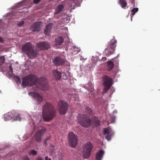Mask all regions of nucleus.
I'll return each mask as SVG.
<instances>
[{"instance_id": "obj_1", "label": "nucleus", "mask_w": 160, "mask_h": 160, "mask_svg": "<svg viewBox=\"0 0 160 160\" xmlns=\"http://www.w3.org/2000/svg\"><path fill=\"white\" fill-rule=\"evenodd\" d=\"M22 84L25 86H33L34 91L39 89L46 90L49 88L47 79L45 78H37L36 76L32 74L29 75L23 78Z\"/></svg>"}, {"instance_id": "obj_2", "label": "nucleus", "mask_w": 160, "mask_h": 160, "mask_svg": "<svg viewBox=\"0 0 160 160\" xmlns=\"http://www.w3.org/2000/svg\"><path fill=\"white\" fill-rule=\"evenodd\" d=\"M57 113V110L53 104L46 102L43 105L42 115L45 121L47 122L51 121L56 117Z\"/></svg>"}, {"instance_id": "obj_3", "label": "nucleus", "mask_w": 160, "mask_h": 160, "mask_svg": "<svg viewBox=\"0 0 160 160\" xmlns=\"http://www.w3.org/2000/svg\"><path fill=\"white\" fill-rule=\"evenodd\" d=\"M22 52L25 53L30 59L35 58L38 54V52L34 48V46L30 42H27L22 47Z\"/></svg>"}, {"instance_id": "obj_4", "label": "nucleus", "mask_w": 160, "mask_h": 160, "mask_svg": "<svg viewBox=\"0 0 160 160\" xmlns=\"http://www.w3.org/2000/svg\"><path fill=\"white\" fill-rule=\"evenodd\" d=\"M78 122L84 127H88L91 126V121L88 116L86 114H79L77 117Z\"/></svg>"}, {"instance_id": "obj_5", "label": "nucleus", "mask_w": 160, "mask_h": 160, "mask_svg": "<svg viewBox=\"0 0 160 160\" xmlns=\"http://www.w3.org/2000/svg\"><path fill=\"white\" fill-rule=\"evenodd\" d=\"M114 38V37L113 39L108 42L109 46L105 50V54L107 56L113 54L115 50V48L116 46L117 41Z\"/></svg>"}, {"instance_id": "obj_6", "label": "nucleus", "mask_w": 160, "mask_h": 160, "mask_svg": "<svg viewBox=\"0 0 160 160\" xmlns=\"http://www.w3.org/2000/svg\"><path fill=\"white\" fill-rule=\"evenodd\" d=\"M92 147V145L90 142L84 144L82 152L83 156L84 158L87 159L90 157Z\"/></svg>"}, {"instance_id": "obj_7", "label": "nucleus", "mask_w": 160, "mask_h": 160, "mask_svg": "<svg viewBox=\"0 0 160 160\" xmlns=\"http://www.w3.org/2000/svg\"><path fill=\"white\" fill-rule=\"evenodd\" d=\"M58 107L60 114L64 115L68 109V105L65 101H60Z\"/></svg>"}, {"instance_id": "obj_8", "label": "nucleus", "mask_w": 160, "mask_h": 160, "mask_svg": "<svg viewBox=\"0 0 160 160\" xmlns=\"http://www.w3.org/2000/svg\"><path fill=\"white\" fill-rule=\"evenodd\" d=\"M68 138L69 145L72 147H75L78 142L77 136L72 132H71L68 134Z\"/></svg>"}, {"instance_id": "obj_9", "label": "nucleus", "mask_w": 160, "mask_h": 160, "mask_svg": "<svg viewBox=\"0 0 160 160\" xmlns=\"http://www.w3.org/2000/svg\"><path fill=\"white\" fill-rule=\"evenodd\" d=\"M103 83L105 87L104 91L106 92L110 88L112 84V80L108 75H105L102 77Z\"/></svg>"}, {"instance_id": "obj_10", "label": "nucleus", "mask_w": 160, "mask_h": 160, "mask_svg": "<svg viewBox=\"0 0 160 160\" xmlns=\"http://www.w3.org/2000/svg\"><path fill=\"white\" fill-rule=\"evenodd\" d=\"M4 118L5 121L12 120V121H21V119L20 118L19 114L17 115V116H14L12 112H8L5 114L4 116Z\"/></svg>"}, {"instance_id": "obj_11", "label": "nucleus", "mask_w": 160, "mask_h": 160, "mask_svg": "<svg viewBox=\"0 0 160 160\" xmlns=\"http://www.w3.org/2000/svg\"><path fill=\"white\" fill-rule=\"evenodd\" d=\"M36 47L39 50H44L48 49L50 47V45L46 42H40L36 44Z\"/></svg>"}, {"instance_id": "obj_12", "label": "nucleus", "mask_w": 160, "mask_h": 160, "mask_svg": "<svg viewBox=\"0 0 160 160\" xmlns=\"http://www.w3.org/2000/svg\"><path fill=\"white\" fill-rule=\"evenodd\" d=\"M114 134L113 132L110 128H105L104 130L103 134H107L105 136V138L108 141L111 139L112 137Z\"/></svg>"}, {"instance_id": "obj_13", "label": "nucleus", "mask_w": 160, "mask_h": 160, "mask_svg": "<svg viewBox=\"0 0 160 160\" xmlns=\"http://www.w3.org/2000/svg\"><path fill=\"white\" fill-rule=\"evenodd\" d=\"M53 62L56 66H60L64 63L65 61L62 58L57 57L53 60Z\"/></svg>"}, {"instance_id": "obj_14", "label": "nucleus", "mask_w": 160, "mask_h": 160, "mask_svg": "<svg viewBox=\"0 0 160 160\" xmlns=\"http://www.w3.org/2000/svg\"><path fill=\"white\" fill-rule=\"evenodd\" d=\"M44 132V130L42 129L39 130L36 133L35 135V139L38 142H39L41 140V136L43 135Z\"/></svg>"}, {"instance_id": "obj_15", "label": "nucleus", "mask_w": 160, "mask_h": 160, "mask_svg": "<svg viewBox=\"0 0 160 160\" xmlns=\"http://www.w3.org/2000/svg\"><path fill=\"white\" fill-rule=\"evenodd\" d=\"M41 26L39 22H36L33 24L31 28V29L33 31L39 32L40 30Z\"/></svg>"}, {"instance_id": "obj_16", "label": "nucleus", "mask_w": 160, "mask_h": 160, "mask_svg": "<svg viewBox=\"0 0 160 160\" xmlns=\"http://www.w3.org/2000/svg\"><path fill=\"white\" fill-rule=\"evenodd\" d=\"M53 24L52 23L48 24L46 26V28L44 31V33L46 35L49 36V33L52 29Z\"/></svg>"}, {"instance_id": "obj_17", "label": "nucleus", "mask_w": 160, "mask_h": 160, "mask_svg": "<svg viewBox=\"0 0 160 160\" xmlns=\"http://www.w3.org/2000/svg\"><path fill=\"white\" fill-rule=\"evenodd\" d=\"M29 95L32 96L35 99H37L38 100H42V98L40 94L38 93L34 92H31L29 93Z\"/></svg>"}, {"instance_id": "obj_18", "label": "nucleus", "mask_w": 160, "mask_h": 160, "mask_svg": "<svg viewBox=\"0 0 160 160\" xmlns=\"http://www.w3.org/2000/svg\"><path fill=\"white\" fill-rule=\"evenodd\" d=\"M104 152L101 150L98 152L96 154V158L97 160H101L104 154Z\"/></svg>"}, {"instance_id": "obj_19", "label": "nucleus", "mask_w": 160, "mask_h": 160, "mask_svg": "<svg viewBox=\"0 0 160 160\" xmlns=\"http://www.w3.org/2000/svg\"><path fill=\"white\" fill-rule=\"evenodd\" d=\"M92 119L96 127H98L100 125V121L97 117L94 116L93 117Z\"/></svg>"}, {"instance_id": "obj_20", "label": "nucleus", "mask_w": 160, "mask_h": 160, "mask_svg": "<svg viewBox=\"0 0 160 160\" xmlns=\"http://www.w3.org/2000/svg\"><path fill=\"white\" fill-rule=\"evenodd\" d=\"M55 41L57 45H60L63 42V39L62 37L59 36L55 39Z\"/></svg>"}, {"instance_id": "obj_21", "label": "nucleus", "mask_w": 160, "mask_h": 160, "mask_svg": "<svg viewBox=\"0 0 160 160\" xmlns=\"http://www.w3.org/2000/svg\"><path fill=\"white\" fill-rule=\"evenodd\" d=\"M64 7L62 5H58L56 11L54 13L55 14H57L61 12L63 9Z\"/></svg>"}, {"instance_id": "obj_22", "label": "nucleus", "mask_w": 160, "mask_h": 160, "mask_svg": "<svg viewBox=\"0 0 160 160\" xmlns=\"http://www.w3.org/2000/svg\"><path fill=\"white\" fill-rule=\"evenodd\" d=\"M54 76L57 79L59 80L61 78V73L60 72L55 70L53 72Z\"/></svg>"}, {"instance_id": "obj_23", "label": "nucleus", "mask_w": 160, "mask_h": 160, "mask_svg": "<svg viewBox=\"0 0 160 160\" xmlns=\"http://www.w3.org/2000/svg\"><path fill=\"white\" fill-rule=\"evenodd\" d=\"M108 70L109 71L112 69L114 67V63L112 61H109L108 62Z\"/></svg>"}, {"instance_id": "obj_24", "label": "nucleus", "mask_w": 160, "mask_h": 160, "mask_svg": "<svg viewBox=\"0 0 160 160\" xmlns=\"http://www.w3.org/2000/svg\"><path fill=\"white\" fill-rule=\"evenodd\" d=\"M119 4L122 8H124L127 6V3L125 0H119Z\"/></svg>"}, {"instance_id": "obj_25", "label": "nucleus", "mask_w": 160, "mask_h": 160, "mask_svg": "<svg viewBox=\"0 0 160 160\" xmlns=\"http://www.w3.org/2000/svg\"><path fill=\"white\" fill-rule=\"evenodd\" d=\"M85 112L89 115H93L94 113L92 110L88 107L86 108Z\"/></svg>"}, {"instance_id": "obj_26", "label": "nucleus", "mask_w": 160, "mask_h": 160, "mask_svg": "<svg viewBox=\"0 0 160 160\" xmlns=\"http://www.w3.org/2000/svg\"><path fill=\"white\" fill-rule=\"evenodd\" d=\"M37 153V151L34 149H32L29 152V155H32L34 156L36 155Z\"/></svg>"}, {"instance_id": "obj_27", "label": "nucleus", "mask_w": 160, "mask_h": 160, "mask_svg": "<svg viewBox=\"0 0 160 160\" xmlns=\"http://www.w3.org/2000/svg\"><path fill=\"white\" fill-rule=\"evenodd\" d=\"M5 61V58L4 56L0 57V65L3 64Z\"/></svg>"}, {"instance_id": "obj_28", "label": "nucleus", "mask_w": 160, "mask_h": 160, "mask_svg": "<svg viewBox=\"0 0 160 160\" xmlns=\"http://www.w3.org/2000/svg\"><path fill=\"white\" fill-rule=\"evenodd\" d=\"M138 8H134L132 10V14L133 15H134L136 12H137L138 11Z\"/></svg>"}, {"instance_id": "obj_29", "label": "nucleus", "mask_w": 160, "mask_h": 160, "mask_svg": "<svg viewBox=\"0 0 160 160\" xmlns=\"http://www.w3.org/2000/svg\"><path fill=\"white\" fill-rule=\"evenodd\" d=\"M15 79L16 80L17 82L18 83V82H20L21 81V80L19 77L17 76H16L14 77Z\"/></svg>"}, {"instance_id": "obj_30", "label": "nucleus", "mask_w": 160, "mask_h": 160, "mask_svg": "<svg viewBox=\"0 0 160 160\" xmlns=\"http://www.w3.org/2000/svg\"><path fill=\"white\" fill-rule=\"evenodd\" d=\"M24 21H22L18 23V26L19 27H21L24 24Z\"/></svg>"}, {"instance_id": "obj_31", "label": "nucleus", "mask_w": 160, "mask_h": 160, "mask_svg": "<svg viewBox=\"0 0 160 160\" xmlns=\"http://www.w3.org/2000/svg\"><path fill=\"white\" fill-rule=\"evenodd\" d=\"M41 0H33V3L35 4L38 3Z\"/></svg>"}, {"instance_id": "obj_32", "label": "nucleus", "mask_w": 160, "mask_h": 160, "mask_svg": "<svg viewBox=\"0 0 160 160\" xmlns=\"http://www.w3.org/2000/svg\"><path fill=\"white\" fill-rule=\"evenodd\" d=\"M9 68L10 71L12 72H13V69L12 67V65H9Z\"/></svg>"}, {"instance_id": "obj_33", "label": "nucleus", "mask_w": 160, "mask_h": 160, "mask_svg": "<svg viewBox=\"0 0 160 160\" xmlns=\"http://www.w3.org/2000/svg\"><path fill=\"white\" fill-rule=\"evenodd\" d=\"M23 160H30L28 157L27 156H25L23 158Z\"/></svg>"}, {"instance_id": "obj_34", "label": "nucleus", "mask_w": 160, "mask_h": 160, "mask_svg": "<svg viewBox=\"0 0 160 160\" xmlns=\"http://www.w3.org/2000/svg\"><path fill=\"white\" fill-rule=\"evenodd\" d=\"M4 42V40L2 38L0 37V42L3 43Z\"/></svg>"}, {"instance_id": "obj_35", "label": "nucleus", "mask_w": 160, "mask_h": 160, "mask_svg": "<svg viewBox=\"0 0 160 160\" xmlns=\"http://www.w3.org/2000/svg\"><path fill=\"white\" fill-rule=\"evenodd\" d=\"M45 160H51V159L50 158H49L48 156H47L45 158Z\"/></svg>"}, {"instance_id": "obj_36", "label": "nucleus", "mask_w": 160, "mask_h": 160, "mask_svg": "<svg viewBox=\"0 0 160 160\" xmlns=\"http://www.w3.org/2000/svg\"><path fill=\"white\" fill-rule=\"evenodd\" d=\"M37 160H43L42 159V158L41 157H39L37 158Z\"/></svg>"}, {"instance_id": "obj_37", "label": "nucleus", "mask_w": 160, "mask_h": 160, "mask_svg": "<svg viewBox=\"0 0 160 160\" xmlns=\"http://www.w3.org/2000/svg\"><path fill=\"white\" fill-rule=\"evenodd\" d=\"M102 59L103 60H106L107 59V58L106 57H103L102 58Z\"/></svg>"}, {"instance_id": "obj_38", "label": "nucleus", "mask_w": 160, "mask_h": 160, "mask_svg": "<svg viewBox=\"0 0 160 160\" xmlns=\"http://www.w3.org/2000/svg\"><path fill=\"white\" fill-rule=\"evenodd\" d=\"M41 101H41V100L38 101V104L40 103L41 102Z\"/></svg>"}, {"instance_id": "obj_39", "label": "nucleus", "mask_w": 160, "mask_h": 160, "mask_svg": "<svg viewBox=\"0 0 160 160\" xmlns=\"http://www.w3.org/2000/svg\"><path fill=\"white\" fill-rule=\"evenodd\" d=\"M68 18L67 19L66 21H68V20H69V17H68Z\"/></svg>"}]
</instances>
